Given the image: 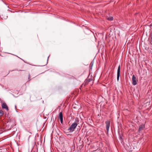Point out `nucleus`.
Returning <instances> with one entry per match:
<instances>
[{
	"instance_id": "obj_13",
	"label": "nucleus",
	"mask_w": 152,
	"mask_h": 152,
	"mask_svg": "<svg viewBox=\"0 0 152 152\" xmlns=\"http://www.w3.org/2000/svg\"><path fill=\"white\" fill-rule=\"evenodd\" d=\"M20 71H24V70H20Z\"/></svg>"
},
{
	"instance_id": "obj_12",
	"label": "nucleus",
	"mask_w": 152,
	"mask_h": 152,
	"mask_svg": "<svg viewBox=\"0 0 152 152\" xmlns=\"http://www.w3.org/2000/svg\"><path fill=\"white\" fill-rule=\"evenodd\" d=\"M150 26H152V23L150 24Z\"/></svg>"
},
{
	"instance_id": "obj_5",
	"label": "nucleus",
	"mask_w": 152,
	"mask_h": 152,
	"mask_svg": "<svg viewBox=\"0 0 152 152\" xmlns=\"http://www.w3.org/2000/svg\"><path fill=\"white\" fill-rule=\"evenodd\" d=\"M58 117L60 118L61 123L62 124L63 123V114L62 112H61L59 113V115L58 116Z\"/></svg>"
},
{
	"instance_id": "obj_8",
	"label": "nucleus",
	"mask_w": 152,
	"mask_h": 152,
	"mask_svg": "<svg viewBox=\"0 0 152 152\" xmlns=\"http://www.w3.org/2000/svg\"><path fill=\"white\" fill-rule=\"evenodd\" d=\"M145 125L143 124L141 125L139 127V131H140L143 130V129L145 128Z\"/></svg>"
},
{
	"instance_id": "obj_7",
	"label": "nucleus",
	"mask_w": 152,
	"mask_h": 152,
	"mask_svg": "<svg viewBox=\"0 0 152 152\" xmlns=\"http://www.w3.org/2000/svg\"><path fill=\"white\" fill-rule=\"evenodd\" d=\"M120 66L119 65L118 67L117 70V80L118 81L119 79V77L120 76Z\"/></svg>"
},
{
	"instance_id": "obj_2",
	"label": "nucleus",
	"mask_w": 152,
	"mask_h": 152,
	"mask_svg": "<svg viewBox=\"0 0 152 152\" xmlns=\"http://www.w3.org/2000/svg\"><path fill=\"white\" fill-rule=\"evenodd\" d=\"M92 80L91 79H86L84 82L82 84V85L80 86V89H81V88L82 87H85L87 85H88L89 84L90 85V86L92 85V83L91 84L90 83L92 81Z\"/></svg>"
},
{
	"instance_id": "obj_10",
	"label": "nucleus",
	"mask_w": 152,
	"mask_h": 152,
	"mask_svg": "<svg viewBox=\"0 0 152 152\" xmlns=\"http://www.w3.org/2000/svg\"><path fill=\"white\" fill-rule=\"evenodd\" d=\"M107 19L110 20H113V17H110L107 18Z\"/></svg>"
},
{
	"instance_id": "obj_9",
	"label": "nucleus",
	"mask_w": 152,
	"mask_h": 152,
	"mask_svg": "<svg viewBox=\"0 0 152 152\" xmlns=\"http://www.w3.org/2000/svg\"><path fill=\"white\" fill-rule=\"evenodd\" d=\"M4 113V111L2 110H0V116H2Z\"/></svg>"
},
{
	"instance_id": "obj_11",
	"label": "nucleus",
	"mask_w": 152,
	"mask_h": 152,
	"mask_svg": "<svg viewBox=\"0 0 152 152\" xmlns=\"http://www.w3.org/2000/svg\"><path fill=\"white\" fill-rule=\"evenodd\" d=\"M30 74H29L28 77V79L29 80H30Z\"/></svg>"
},
{
	"instance_id": "obj_6",
	"label": "nucleus",
	"mask_w": 152,
	"mask_h": 152,
	"mask_svg": "<svg viewBox=\"0 0 152 152\" xmlns=\"http://www.w3.org/2000/svg\"><path fill=\"white\" fill-rule=\"evenodd\" d=\"M1 107L2 108L5 109L7 111H8L9 110L8 107L5 102H4L2 104Z\"/></svg>"
},
{
	"instance_id": "obj_4",
	"label": "nucleus",
	"mask_w": 152,
	"mask_h": 152,
	"mask_svg": "<svg viewBox=\"0 0 152 152\" xmlns=\"http://www.w3.org/2000/svg\"><path fill=\"white\" fill-rule=\"evenodd\" d=\"M105 123L106 124V129L107 130V133H108L110 125V122L109 121L107 120L105 122Z\"/></svg>"
},
{
	"instance_id": "obj_1",
	"label": "nucleus",
	"mask_w": 152,
	"mask_h": 152,
	"mask_svg": "<svg viewBox=\"0 0 152 152\" xmlns=\"http://www.w3.org/2000/svg\"><path fill=\"white\" fill-rule=\"evenodd\" d=\"M79 121V118L77 117H76L75 118V122L72 124L71 126L69 128L68 130L71 132L74 131V129L76 128L78 124Z\"/></svg>"
},
{
	"instance_id": "obj_3",
	"label": "nucleus",
	"mask_w": 152,
	"mask_h": 152,
	"mask_svg": "<svg viewBox=\"0 0 152 152\" xmlns=\"http://www.w3.org/2000/svg\"><path fill=\"white\" fill-rule=\"evenodd\" d=\"M132 83L133 85H135L137 84V81H138L134 75L132 76Z\"/></svg>"
}]
</instances>
